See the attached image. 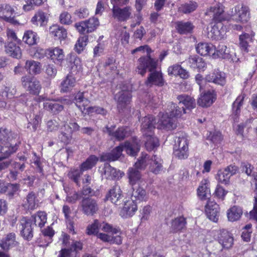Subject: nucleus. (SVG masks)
Listing matches in <instances>:
<instances>
[{"instance_id":"nucleus-4","label":"nucleus","mask_w":257,"mask_h":257,"mask_svg":"<svg viewBox=\"0 0 257 257\" xmlns=\"http://www.w3.org/2000/svg\"><path fill=\"white\" fill-rule=\"evenodd\" d=\"M145 51L147 52V56L139 58V64L136 70V71L142 76L145 74L147 68L152 71V69L156 68L157 62L151 58L150 54L152 50L148 45L140 46L132 51L133 54L138 52H145Z\"/></svg>"},{"instance_id":"nucleus-56","label":"nucleus","mask_w":257,"mask_h":257,"mask_svg":"<svg viewBox=\"0 0 257 257\" xmlns=\"http://www.w3.org/2000/svg\"><path fill=\"white\" fill-rule=\"evenodd\" d=\"M47 0H26V4L23 6V9L25 11H30L34 10L35 7L41 5Z\"/></svg>"},{"instance_id":"nucleus-38","label":"nucleus","mask_w":257,"mask_h":257,"mask_svg":"<svg viewBox=\"0 0 257 257\" xmlns=\"http://www.w3.org/2000/svg\"><path fill=\"white\" fill-rule=\"evenodd\" d=\"M186 224V219L184 217H177L172 220L171 226L172 231L174 232L181 231L185 228Z\"/></svg>"},{"instance_id":"nucleus-22","label":"nucleus","mask_w":257,"mask_h":257,"mask_svg":"<svg viewBox=\"0 0 257 257\" xmlns=\"http://www.w3.org/2000/svg\"><path fill=\"white\" fill-rule=\"evenodd\" d=\"M17 244L16 234L13 232L7 234L0 241V247L6 251L16 246Z\"/></svg>"},{"instance_id":"nucleus-41","label":"nucleus","mask_w":257,"mask_h":257,"mask_svg":"<svg viewBox=\"0 0 257 257\" xmlns=\"http://www.w3.org/2000/svg\"><path fill=\"white\" fill-rule=\"evenodd\" d=\"M48 54L57 63L62 62L65 56L63 50L58 47L49 50Z\"/></svg>"},{"instance_id":"nucleus-57","label":"nucleus","mask_w":257,"mask_h":257,"mask_svg":"<svg viewBox=\"0 0 257 257\" xmlns=\"http://www.w3.org/2000/svg\"><path fill=\"white\" fill-rule=\"evenodd\" d=\"M44 72L47 75V78L52 79L55 77L57 73V69L53 64H47L44 66Z\"/></svg>"},{"instance_id":"nucleus-12","label":"nucleus","mask_w":257,"mask_h":257,"mask_svg":"<svg viewBox=\"0 0 257 257\" xmlns=\"http://www.w3.org/2000/svg\"><path fill=\"white\" fill-rule=\"evenodd\" d=\"M205 80L208 82H212L222 86L226 84L225 74L218 69H215L206 75Z\"/></svg>"},{"instance_id":"nucleus-55","label":"nucleus","mask_w":257,"mask_h":257,"mask_svg":"<svg viewBox=\"0 0 257 257\" xmlns=\"http://www.w3.org/2000/svg\"><path fill=\"white\" fill-rule=\"evenodd\" d=\"M99 229L105 232L111 233V234H116L120 232V229L118 227H114L105 222L100 223Z\"/></svg>"},{"instance_id":"nucleus-28","label":"nucleus","mask_w":257,"mask_h":257,"mask_svg":"<svg viewBox=\"0 0 257 257\" xmlns=\"http://www.w3.org/2000/svg\"><path fill=\"white\" fill-rule=\"evenodd\" d=\"M177 99L179 101V105L180 106H183L186 111L191 110L196 106L195 99L190 96L182 94L179 95Z\"/></svg>"},{"instance_id":"nucleus-7","label":"nucleus","mask_w":257,"mask_h":257,"mask_svg":"<svg viewBox=\"0 0 257 257\" xmlns=\"http://www.w3.org/2000/svg\"><path fill=\"white\" fill-rule=\"evenodd\" d=\"M21 81L23 86L30 94L38 95L42 88L40 82L36 78L30 76H23Z\"/></svg>"},{"instance_id":"nucleus-31","label":"nucleus","mask_w":257,"mask_h":257,"mask_svg":"<svg viewBox=\"0 0 257 257\" xmlns=\"http://www.w3.org/2000/svg\"><path fill=\"white\" fill-rule=\"evenodd\" d=\"M163 160L161 158L157 155L152 156L149 170L155 174H158L163 170Z\"/></svg>"},{"instance_id":"nucleus-62","label":"nucleus","mask_w":257,"mask_h":257,"mask_svg":"<svg viewBox=\"0 0 257 257\" xmlns=\"http://www.w3.org/2000/svg\"><path fill=\"white\" fill-rule=\"evenodd\" d=\"M100 222L97 220H95L94 222L89 225L86 228V233L88 235H96L99 233Z\"/></svg>"},{"instance_id":"nucleus-33","label":"nucleus","mask_w":257,"mask_h":257,"mask_svg":"<svg viewBox=\"0 0 257 257\" xmlns=\"http://www.w3.org/2000/svg\"><path fill=\"white\" fill-rule=\"evenodd\" d=\"M222 27L221 24H216L211 26L210 30L207 33V37L211 40H220L224 38V31L219 30V28Z\"/></svg>"},{"instance_id":"nucleus-14","label":"nucleus","mask_w":257,"mask_h":257,"mask_svg":"<svg viewBox=\"0 0 257 257\" xmlns=\"http://www.w3.org/2000/svg\"><path fill=\"white\" fill-rule=\"evenodd\" d=\"M205 212L210 220L216 222L219 215V205L214 201H208L205 206Z\"/></svg>"},{"instance_id":"nucleus-13","label":"nucleus","mask_w":257,"mask_h":257,"mask_svg":"<svg viewBox=\"0 0 257 257\" xmlns=\"http://www.w3.org/2000/svg\"><path fill=\"white\" fill-rule=\"evenodd\" d=\"M155 68L149 71L151 72L147 80L145 82V84L148 86H152L153 85L158 86H162L165 83V80L163 77L162 72L160 71H153Z\"/></svg>"},{"instance_id":"nucleus-25","label":"nucleus","mask_w":257,"mask_h":257,"mask_svg":"<svg viewBox=\"0 0 257 257\" xmlns=\"http://www.w3.org/2000/svg\"><path fill=\"white\" fill-rule=\"evenodd\" d=\"M133 191L131 194V201L136 202L146 201L148 199L146 190L143 188L137 186L132 188Z\"/></svg>"},{"instance_id":"nucleus-46","label":"nucleus","mask_w":257,"mask_h":257,"mask_svg":"<svg viewBox=\"0 0 257 257\" xmlns=\"http://www.w3.org/2000/svg\"><path fill=\"white\" fill-rule=\"evenodd\" d=\"M139 169L135 167L130 168L127 171V175L130 183L134 185L141 179V175Z\"/></svg>"},{"instance_id":"nucleus-53","label":"nucleus","mask_w":257,"mask_h":257,"mask_svg":"<svg viewBox=\"0 0 257 257\" xmlns=\"http://www.w3.org/2000/svg\"><path fill=\"white\" fill-rule=\"evenodd\" d=\"M215 55L218 57L228 59H230L232 56L229 49L224 45H219L218 49L217 50H215Z\"/></svg>"},{"instance_id":"nucleus-51","label":"nucleus","mask_w":257,"mask_h":257,"mask_svg":"<svg viewBox=\"0 0 257 257\" xmlns=\"http://www.w3.org/2000/svg\"><path fill=\"white\" fill-rule=\"evenodd\" d=\"M245 94H242L239 95L232 104V112L236 117L240 112V108L243 103Z\"/></svg>"},{"instance_id":"nucleus-58","label":"nucleus","mask_w":257,"mask_h":257,"mask_svg":"<svg viewBox=\"0 0 257 257\" xmlns=\"http://www.w3.org/2000/svg\"><path fill=\"white\" fill-rule=\"evenodd\" d=\"M83 171L81 169H74L71 170L68 174V177L73 180L78 186H80V178L82 175Z\"/></svg>"},{"instance_id":"nucleus-50","label":"nucleus","mask_w":257,"mask_h":257,"mask_svg":"<svg viewBox=\"0 0 257 257\" xmlns=\"http://www.w3.org/2000/svg\"><path fill=\"white\" fill-rule=\"evenodd\" d=\"M38 39L37 34L30 30L26 31L23 38V41L29 45L36 44Z\"/></svg>"},{"instance_id":"nucleus-47","label":"nucleus","mask_w":257,"mask_h":257,"mask_svg":"<svg viewBox=\"0 0 257 257\" xmlns=\"http://www.w3.org/2000/svg\"><path fill=\"white\" fill-rule=\"evenodd\" d=\"M32 218L36 226L42 228L47 222V214L44 211H38L32 216Z\"/></svg>"},{"instance_id":"nucleus-45","label":"nucleus","mask_w":257,"mask_h":257,"mask_svg":"<svg viewBox=\"0 0 257 257\" xmlns=\"http://www.w3.org/2000/svg\"><path fill=\"white\" fill-rule=\"evenodd\" d=\"M98 161V157L95 155H91L81 164L80 169L83 172L90 170L96 165Z\"/></svg>"},{"instance_id":"nucleus-63","label":"nucleus","mask_w":257,"mask_h":257,"mask_svg":"<svg viewBox=\"0 0 257 257\" xmlns=\"http://www.w3.org/2000/svg\"><path fill=\"white\" fill-rule=\"evenodd\" d=\"M217 176V179L220 183L225 185L229 183L230 176L227 172H225L224 169L223 170L219 171Z\"/></svg>"},{"instance_id":"nucleus-48","label":"nucleus","mask_w":257,"mask_h":257,"mask_svg":"<svg viewBox=\"0 0 257 257\" xmlns=\"http://www.w3.org/2000/svg\"><path fill=\"white\" fill-rule=\"evenodd\" d=\"M210 192L208 188V181L206 179L202 180L197 189V194L201 199H205L207 197V194Z\"/></svg>"},{"instance_id":"nucleus-17","label":"nucleus","mask_w":257,"mask_h":257,"mask_svg":"<svg viewBox=\"0 0 257 257\" xmlns=\"http://www.w3.org/2000/svg\"><path fill=\"white\" fill-rule=\"evenodd\" d=\"M218 241L224 249H229L233 244V238L231 234L225 229L220 230L218 236Z\"/></svg>"},{"instance_id":"nucleus-37","label":"nucleus","mask_w":257,"mask_h":257,"mask_svg":"<svg viewBox=\"0 0 257 257\" xmlns=\"http://www.w3.org/2000/svg\"><path fill=\"white\" fill-rule=\"evenodd\" d=\"M151 161V157L147 154L142 153L141 156L135 164L134 167L140 170H145L147 167L149 169Z\"/></svg>"},{"instance_id":"nucleus-24","label":"nucleus","mask_w":257,"mask_h":257,"mask_svg":"<svg viewBox=\"0 0 257 257\" xmlns=\"http://www.w3.org/2000/svg\"><path fill=\"white\" fill-rule=\"evenodd\" d=\"M37 195L33 191L30 192L24 200L23 206L28 210H34L38 206Z\"/></svg>"},{"instance_id":"nucleus-64","label":"nucleus","mask_w":257,"mask_h":257,"mask_svg":"<svg viewBox=\"0 0 257 257\" xmlns=\"http://www.w3.org/2000/svg\"><path fill=\"white\" fill-rule=\"evenodd\" d=\"M14 9L9 4H2L0 5V13L2 14V16H7L11 17L14 13Z\"/></svg>"},{"instance_id":"nucleus-32","label":"nucleus","mask_w":257,"mask_h":257,"mask_svg":"<svg viewBox=\"0 0 257 257\" xmlns=\"http://www.w3.org/2000/svg\"><path fill=\"white\" fill-rule=\"evenodd\" d=\"M24 68L30 74L37 75L41 72L42 65L38 61L32 60H27Z\"/></svg>"},{"instance_id":"nucleus-15","label":"nucleus","mask_w":257,"mask_h":257,"mask_svg":"<svg viewBox=\"0 0 257 257\" xmlns=\"http://www.w3.org/2000/svg\"><path fill=\"white\" fill-rule=\"evenodd\" d=\"M132 95L130 92L122 90L115 95L114 98L117 101V106L118 110H123L130 103Z\"/></svg>"},{"instance_id":"nucleus-18","label":"nucleus","mask_w":257,"mask_h":257,"mask_svg":"<svg viewBox=\"0 0 257 257\" xmlns=\"http://www.w3.org/2000/svg\"><path fill=\"white\" fill-rule=\"evenodd\" d=\"M158 123L160 128L167 130H173L176 126L175 119L171 116L167 111L165 113L162 114Z\"/></svg>"},{"instance_id":"nucleus-5","label":"nucleus","mask_w":257,"mask_h":257,"mask_svg":"<svg viewBox=\"0 0 257 257\" xmlns=\"http://www.w3.org/2000/svg\"><path fill=\"white\" fill-rule=\"evenodd\" d=\"M85 92H78L77 93L74 97V100L77 107L81 110L82 113H87L88 114L93 112L96 113H100L103 110L102 108H97L96 107H88L90 101L85 96Z\"/></svg>"},{"instance_id":"nucleus-54","label":"nucleus","mask_w":257,"mask_h":257,"mask_svg":"<svg viewBox=\"0 0 257 257\" xmlns=\"http://www.w3.org/2000/svg\"><path fill=\"white\" fill-rule=\"evenodd\" d=\"M46 21V14L42 11H38L31 19L32 23L37 26H42Z\"/></svg>"},{"instance_id":"nucleus-35","label":"nucleus","mask_w":257,"mask_h":257,"mask_svg":"<svg viewBox=\"0 0 257 257\" xmlns=\"http://www.w3.org/2000/svg\"><path fill=\"white\" fill-rule=\"evenodd\" d=\"M5 51L8 54L13 58L19 59L21 57L22 52L20 47L12 42H9L5 46Z\"/></svg>"},{"instance_id":"nucleus-59","label":"nucleus","mask_w":257,"mask_h":257,"mask_svg":"<svg viewBox=\"0 0 257 257\" xmlns=\"http://www.w3.org/2000/svg\"><path fill=\"white\" fill-rule=\"evenodd\" d=\"M4 22L14 26H18L20 25L19 22L16 19L15 17H7V16H0V32L2 31L3 27L5 25Z\"/></svg>"},{"instance_id":"nucleus-49","label":"nucleus","mask_w":257,"mask_h":257,"mask_svg":"<svg viewBox=\"0 0 257 257\" xmlns=\"http://www.w3.org/2000/svg\"><path fill=\"white\" fill-rule=\"evenodd\" d=\"M253 36L244 33L239 36V46L241 50L246 53L248 52V43L252 40Z\"/></svg>"},{"instance_id":"nucleus-30","label":"nucleus","mask_w":257,"mask_h":257,"mask_svg":"<svg viewBox=\"0 0 257 257\" xmlns=\"http://www.w3.org/2000/svg\"><path fill=\"white\" fill-rule=\"evenodd\" d=\"M166 111L174 118L180 117L183 114L187 113L183 106H180L179 104L177 105L173 102L169 103Z\"/></svg>"},{"instance_id":"nucleus-27","label":"nucleus","mask_w":257,"mask_h":257,"mask_svg":"<svg viewBox=\"0 0 257 257\" xmlns=\"http://www.w3.org/2000/svg\"><path fill=\"white\" fill-rule=\"evenodd\" d=\"M188 63L189 66L194 69L204 71L206 68V63L203 58L197 55L190 56L188 60Z\"/></svg>"},{"instance_id":"nucleus-10","label":"nucleus","mask_w":257,"mask_h":257,"mask_svg":"<svg viewBox=\"0 0 257 257\" xmlns=\"http://www.w3.org/2000/svg\"><path fill=\"white\" fill-rule=\"evenodd\" d=\"M82 211L87 215H93L98 209L96 201L89 197H83L80 203Z\"/></svg>"},{"instance_id":"nucleus-52","label":"nucleus","mask_w":257,"mask_h":257,"mask_svg":"<svg viewBox=\"0 0 257 257\" xmlns=\"http://www.w3.org/2000/svg\"><path fill=\"white\" fill-rule=\"evenodd\" d=\"M16 93L15 87L11 86H6L2 89L0 92L1 96L4 99L6 98L11 99Z\"/></svg>"},{"instance_id":"nucleus-26","label":"nucleus","mask_w":257,"mask_h":257,"mask_svg":"<svg viewBox=\"0 0 257 257\" xmlns=\"http://www.w3.org/2000/svg\"><path fill=\"white\" fill-rule=\"evenodd\" d=\"M76 80L71 74H68L61 81L60 85V90L61 92H68L70 91L75 86Z\"/></svg>"},{"instance_id":"nucleus-23","label":"nucleus","mask_w":257,"mask_h":257,"mask_svg":"<svg viewBox=\"0 0 257 257\" xmlns=\"http://www.w3.org/2000/svg\"><path fill=\"white\" fill-rule=\"evenodd\" d=\"M101 173L105 179L108 180L118 179L120 175L119 171H117L108 163L104 164L103 168L101 170Z\"/></svg>"},{"instance_id":"nucleus-40","label":"nucleus","mask_w":257,"mask_h":257,"mask_svg":"<svg viewBox=\"0 0 257 257\" xmlns=\"http://www.w3.org/2000/svg\"><path fill=\"white\" fill-rule=\"evenodd\" d=\"M143 136L146 139L145 146L148 151H153L159 146V140L154 136V133Z\"/></svg>"},{"instance_id":"nucleus-43","label":"nucleus","mask_w":257,"mask_h":257,"mask_svg":"<svg viewBox=\"0 0 257 257\" xmlns=\"http://www.w3.org/2000/svg\"><path fill=\"white\" fill-rule=\"evenodd\" d=\"M174 149H188V141L186 134H179L176 137Z\"/></svg>"},{"instance_id":"nucleus-16","label":"nucleus","mask_w":257,"mask_h":257,"mask_svg":"<svg viewBox=\"0 0 257 257\" xmlns=\"http://www.w3.org/2000/svg\"><path fill=\"white\" fill-rule=\"evenodd\" d=\"M216 99L214 90H208L201 95L198 100V104L202 107H208L213 104Z\"/></svg>"},{"instance_id":"nucleus-61","label":"nucleus","mask_w":257,"mask_h":257,"mask_svg":"<svg viewBox=\"0 0 257 257\" xmlns=\"http://www.w3.org/2000/svg\"><path fill=\"white\" fill-rule=\"evenodd\" d=\"M197 7V4L195 2L190 1L189 3L182 5L179 7V10L184 14H187L194 11Z\"/></svg>"},{"instance_id":"nucleus-6","label":"nucleus","mask_w":257,"mask_h":257,"mask_svg":"<svg viewBox=\"0 0 257 257\" xmlns=\"http://www.w3.org/2000/svg\"><path fill=\"white\" fill-rule=\"evenodd\" d=\"M99 25L98 18L93 17L87 20L75 23L74 27L79 33L85 34L94 31Z\"/></svg>"},{"instance_id":"nucleus-29","label":"nucleus","mask_w":257,"mask_h":257,"mask_svg":"<svg viewBox=\"0 0 257 257\" xmlns=\"http://www.w3.org/2000/svg\"><path fill=\"white\" fill-rule=\"evenodd\" d=\"M198 53L202 56L212 54L215 55V48L211 44L207 43H199L196 47Z\"/></svg>"},{"instance_id":"nucleus-11","label":"nucleus","mask_w":257,"mask_h":257,"mask_svg":"<svg viewBox=\"0 0 257 257\" xmlns=\"http://www.w3.org/2000/svg\"><path fill=\"white\" fill-rule=\"evenodd\" d=\"M115 125H111L110 127L106 126L103 129V132L117 141L123 140L128 135V128L122 126L115 130Z\"/></svg>"},{"instance_id":"nucleus-3","label":"nucleus","mask_w":257,"mask_h":257,"mask_svg":"<svg viewBox=\"0 0 257 257\" xmlns=\"http://www.w3.org/2000/svg\"><path fill=\"white\" fill-rule=\"evenodd\" d=\"M13 139V137L10 130L4 126L0 127V153L2 154L0 160L9 157L17 150L16 144L13 145L11 143Z\"/></svg>"},{"instance_id":"nucleus-36","label":"nucleus","mask_w":257,"mask_h":257,"mask_svg":"<svg viewBox=\"0 0 257 257\" xmlns=\"http://www.w3.org/2000/svg\"><path fill=\"white\" fill-rule=\"evenodd\" d=\"M175 27L177 32L180 34L191 33L194 26L190 22L178 21L175 23Z\"/></svg>"},{"instance_id":"nucleus-9","label":"nucleus","mask_w":257,"mask_h":257,"mask_svg":"<svg viewBox=\"0 0 257 257\" xmlns=\"http://www.w3.org/2000/svg\"><path fill=\"white\" fill-rule=\"evenodd\" d=\"M32 220L27 217H22L18 224L21 235L25 239L30 240L33 237Z\"/></svg>"},{"instance_id":"nucleus-42","label":"nucleus","mask_w":257,"mask_h":257,"mask_svg":"<svg viewBox=\"0 0 257 257\" xmlns=\"http://www.w3.org/2000/svg\"><path fill=\"white\" fill-rule=\"evenodd\" d=\"M242 214V209L238 206H234L227 211V218L230 221L238 220Z\"/></svg>"},{"instance_id":"nucleus-20","label":"nucleus","mask_w":257,"mask_h":257,"mask_svg":"<svg viewBox=\"0 0 257 257\" xmlns=\"http://www.w3.org/2000/svg\"><path fill=\"white\" fill-rule=\"evenodd\" d=\"M123 195L120 187L118 185L114 186L109 191L106 196L107 200H110L115 205H119L122 201Z\"/></svg>"},{"instance_id":"nucleus-19","label":"nucleus","mask_w":257,"mask_h":257,"mask_svg":"<svg viewBox=\"0 0 257 257\" xmlns=\"http://www.w3.org/2000/svg\"><path fill=\"white\" fill-rule=\"evenodd\" d=\"M156 120L151 115H148L142 118L141 129L143 135L154 133L153 130L155 128Z\"/></svg>"},{"instance_id":"nucleus-1","label":"nucleus","mask_w":257,"mask_h":257,"mask_svg":"<svg viewBox=\"0 0 257 257\" xmlns=\"http://www.w3.org/2000/svg\"><path fill=\"white\" fill-rule=\"evenodd\" d=\"M206 14L212 18L215 23L231 19L237 22L245 23L249 18V8L243 5H238L228 12V17L224 16V7L220 3H217L207 11Z\"/></svg>"},{"instance_id":"nucleus-21","label":"nucleus","mask_w":257,"mask_h":257,"mask_svg":"<svg viewBox=\"0 0 257 257\" xmlns=\"http://www.w3.org/2000/svg\"><path fill=\"white\" fill-rule=\"evenodd\" d=\"M138 209L137 205L133 201L129 200L124 203L123 208L120 211V215L123 218L133 216Z\"/></svg>"},{"instance_id":"nucleus-39","label":"nucleus","mask_w":257,"mask_h":257,"mask_svg":"<svg viewBox=\"0 0 257 257\" xmlns=\"http://www.w3.org/2000/svg\"><path fill=\"white\" fill-rule=\"evenodd\" d=\"M31 110L33 112L34 117L29 121L27 125V128L33 132H35L37 128L40 126L42 120V117L40 111L35 110L34 109H32Z\"/></svg>"},{"instance_id":"nucleus-8","label":"nucleus","mask_w":257,"mask_h":257,"mask_svg":"<svg viewBox=\"0 0 257 257\" xmlns=\"http://www.w3.org/2000/svg\"><path fill=\"white\" fill-rule=\"evenodd\" d=\"M112 17L120 22H126L132 18L133 9L132 7L126 6L124 7H113L112 9Z\"/></svg>"},{"instance_id":"nucleus-60","label":"nucleus","mask_w":257,"mask_h":257,"mask_svg":"<svg viewBox=\"0 0 257 257\" xmlns=\"http://www.w3.org/2000/svg\"><path fill=\"white\" fill-rule=\"evenodd\" d=\"M88 40V36L86 35L80 37L78 38L75 45V50L78 53H80L84 50L87 45Z\"/></svg>"},{"instance_id":"nucleus-2","label":"nucleus","mask_w":257,"mask_h":257,"mask_svg":"<svg viewBox=\"0 0 257 257\" xmlns=\"http://www.w3.org/2000/svg\"><path fill=\"white\" fill-rule=\"evenodd\" d=\"M140 141L134 138L132 142H126L124 145L121 144L115 147L110 153H103L100 157L101 161H114L121 155L123 149L130 156H135L140 150Z\"/></svg>"},{"instance_id":"nucleus-44","label":"nucleus","mask_w":257,"mask_h":257,"mask_svg":"<svg viewBox=\"0 0 257 257\" xmlns=\"http://www.w3.org/2000/svg\"><path fill=\"white\" fill-rule=\"evenodd\" d=\"M44 108L54 114H57L63 110L64 107L62 104L56 103L54 101L45 102L43 104Z\"/></svg>"},{"instance_id":"nucleus-34","label":"nucleus","mask_w":257,"mask_h":257,"mask_svg":"<svg viewBox=\"0 0 257 257\" xmlns=\"http://www.w3.org/2000/svg\"><path fill=\"white\" fill-rule=\"evenodd\" d=\"M50 35L58 39H64L67 37L66 30L58 25H53L49 28Z\"/></svg>"}]
</instances>
